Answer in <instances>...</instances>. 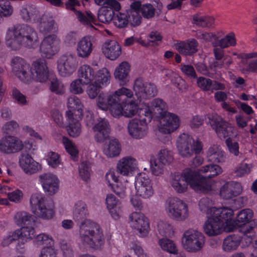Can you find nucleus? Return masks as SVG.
Listing matches in <instances>:
<instances>
[{
    "label": "nucleus",
    "mask_w": 257,
    "mask_h": 257,
    "mask_svg": "<svg viewBox=\"0 0 257 257\" xmlns=\"http://www.w3.org/2000/svg\"><path fill=\"white\" fill-rule=\"evenodd\" d=\"M252 211L244 209L240 211L234 217V210L227 206L219 208H213L207 213L208 219L203 226V232L208 236L215 237L223 232H230L236 230L238 223L245 224L252 218Z\"/></svg>",
    "instance_id": "f257e3e1"
},
{
    "label": "nucleus",
    "mask_w": 257,
    "mask_h": 257,
    "mask_svg": "<svg viewBox=\"0 0 257 257\" xmlns=\"http://www.w3.org/2000/svg\"><path fill=\"white\" fill-rule=\"evenodd\" d=\"M167 105L162 99L156 98L151 102V106L141 103L137 100L130 102V117L135 116L130 122V134L136 139H140L146 135V125L150 122L154 115H162L167 113Z\"/></svg>",
    "instance_id": "f03ea898"
},
{
    "label": "nucleus",
    "mask_w": 257,
    "mask_h": 257,
    "mask_svg": "<svg viewBox=\"0 0 257 257\" xmlns=\"http://www.w3.org/2000/svg\"><path fill=\"white\" fill-rule=\"evenodd\" d=\"M88 212L86 205L78 202L73 212L74 219L79 223V234L81 240L94 249H100L104 243V238L99 225L86 218Z\"/></svg>",
    "instance_id": "7ed1b4c3"
},
{
    "label": "nucleus",
    "mask_w": 257,
    "mask_h": 257,
    "mask_svg": "<svg viewBox=\"0 0 257 257\" xmlns=\"http://www.w3.org/2000/svg\"><path fill=\"white\" fill-rule=\"evenodd\" d=\"M6 40L7 45L14 50L22 46L31 48L38 45L37 32L32 27L25 24H17L9 28Z\"/></svg>",
    "instance_id": "20e7f679"
},
{
    "label": "nucleus",
    "mask_w": 257,
    "mask_h": 257,
    "mask_svg": "<svg viewBox=\"0 0 257 257\" xmlns=\"http://www.w3.org/2000/svg\"><path fill=\"white\" fill-rule=\"evenodd\" d=\"M170 183L175 191L182 193L186 192L188 185L195 192L199 193H209L212 189L211 184L213 182L205 184L202 186L198 181L195 180L193 171L186 169L182 172H175L171 175Z\"/></svg>",
    "instance_id": "39448f33"
},
{
    "label": "nucleus",
    "mask_w": 257,
    "mask_h": 257,
    "mask_svg": "<svg viewBox=\"0 0 257 257\" xmlns=\"http://www.w3.org/2000/svg\"><path fill=\"white\" fill-rule=\"evenodd\" d=\"M208 118L210 125L215 131L219 137H229L225 141V144L229 152L235 156H238L239 144L237 142L230 138L233 136L235 127L216 113L209 114Z\"/></svg>",
    "instance_id": "423d86ee"
},
{
    "label": "nucleus",
    "mask_w": 257,
    "mask_h": 257,
    "mask_svg": "<svg viewBox=\"0 0 257 257\" xmlns=\"http://www.w3.org/2000/svg\"><path fill=\"white\" fill-rule=\"evenodd\" d=\"M136 195L137 197H133L131 204L136 210H141L143 208V204L141 199H149L155 194L153 183L150 177L145 173H140L135 177L134 182Z\"/></svg>",
    "instance_id": "0eeeda50"
},
{
    "label": "nucleus",
    "mask_w": 257,
    "mask_h": 257,
    "mask_svg": "<svg viewBox=\"0 0 257 257\" xmlns=\"http://www.w3.org/2000/svg\"><path fill=\"white\" fill-rule=\"evenodd\" d=\"M110 112L114 117H128V89L122 87L108 95Z\"/></svg>",
    "instance_id": "6e6552de"
},
{
    "label": "nucleus",
    "mask_w": 257,
    "mask_h": 257,
    "mask_svg": "<svg viewBox=\"0 0 257 257\" xmlns=\"http://www.w3.org/2000/svg\"><path fill=\"white\" fill-rule=\"evenodd\" d=\"M183 248L188 252L200 251L205 244V237L196 229L189 228L184 231L181 238Z\"/></svg>",
    "instance_id": "1a4fd4ad"
},
{
    "label": "nucleus",
    "mask_w": 257,
    "mask_h": 257,
    "mask_svg": "<svg viewBox=\"0 0 257 257\" xmlns=\"http://www.w3.org/2000/svg\"><path fill=\"white\" fill-rule=\"evenodd\" d=\"M30 203L32 208L36 207L33 212L38 217L44 219H50L54 216V204L50 199L34 194L30 198Z\"/></svg>",
    "instance_id": "9d476101"
},
{
    "label": "nucleus",
    "mask_w": 257,
    "mask_h": 257,
    "mask_svg": "<svg viewBox=\"0 0 257 257\" xmlns=\"http://www.w3.org/2000/svg\"><path fill=\"white\" fill-rule=\"evenodd\" d=\"M165 209L169 217L178 221H185L189 214L186 203L176 198L168 199L166 201Z\"/></svg>",
    "instance_id": "9b49d317"
},
{
    "label": "nucleus",
    "mask_w": 257,
    "mask_h": 257,
    "mask_svg": "<svg viewBox=\"0 0 257 257\" xmlns=\"http://www.w3.org/2000/svg\"><path fill=\"white\" fill-rule=\"evenodd\" d=\"M177 147L180 155L184 158L190 157L193 153H200L202 145L198 140H195L187 134L181 135L177 141Z\"/></svg>",
    "instance_id": "f8f14e48"
},
{
    "label": "nucleus",
    "mask_w": 257,
    "mask_h": 257,
    "mask_svg": "<svg viewBox=\"0 0 257 257\" xmlns=\"http://www.w3.org/2000/svg\"><path fill=\"white\" fill-rule=\"evenodd\" d=\"M222 168L216 164H208L201 167L199 169L193 171V174L197 181H198L202 186H205L206 183L213 182L211 184L212 189L209 192L215 189V181H207L208 179L215 177L222 173Z\"/></svg>",
    "instance_id": "ddd939ff"
},
{
    "label": "nucleus",
    "mask_w": 257,
    "mask_h": 257,
    "mask_svg": "<svg viewBox=\"0 0 257 257\" xmlns=\"http://www.w3.org/2000/svg\"><path fill=\"white\" fill-rule=\"evenodd\" d=\"M141 9L143 16L146 18H150L154 16L155 9L151 4H146L142 7L139 1L131 4L130 8V24L136 26L141 23V17L140 15Z\"/></svg>",
    "instance_id": "4468645a"
},
{
    "label": "nucleus",
    "mask_w": 257,
    "mask_h": 257,
    "mask_svg": "<svg viewBox=\"0 0 257 257\" xmlns=\"http://www.w3.org/2000/svg\"><path fill=\"white\" fill-rule=\"evenodd\" d=\"M173 160L171 152L166 150H161L156 157L151 160L150 168L152 174L155 176L162 175L164 172V165L170 163Z\"/></svg>",
    "instance_id": "2eb2a0df"
},
{
    "label": "nucleus",
    "mask_w": 257,
    "mask_h": 257,
    "mask_svg": "<svg viewBox=\"0 0 257 257\" xmlns=\"http://www.w3.org/2000/svg\"><path fill=\"white\" fill-rule=\"evenodd\" d=\"M130 227L137 231L139 236L145 237L150 230L149 220L140 212H133L130 216Z\"/></svg>",
    "instance_id": "dca6fc26"
},
{
    "label": "nucleus",
    "mask_w": 257,
    "mask_h": 257,
    "mask_svg": "<svg viewBox=\"0 0 257 257\" xmlns=\"http://www.w3.org/2000/svg\"><path fill=\"white\" fill-rule=\"evenodd\" d=\"M130 227L137 231L139 236L145 237L150 230L149 220L140 212H133L130 216Z\"/></svg>",
    "instance_id": "f3484780"
},
{
    "label": "nucleus",
    "mask_w": 257,
    "mask_h": 257,
    "mask_svg": "<svg viewBox=\"0 0 257 257\" xmlns=\"http://www.w3.org/2000/svg\"><path fill=\"white\" fill-rule=\"evenodd\" d=\"M12 70L15 75L24 82L32 80L33 74L29 65L22 58L15 57L12 59Z\"/></svg>",
    "instance_id": "a211bd4d"
},
{
    "label": "nucleus",
    "mask_w": 257,
    "mask_h": 257,
    "mask_svg": "<svg viewBox=\"0 0 257 257\" xmlns=\"http://www.w3.org/2000/svg\"><path fill=\"white\" fill-rule=\"evenodd\" d=\"M24 148L22 141L14 136H7L0 139V152L5 154L18 153Z\"/></svg>",
    "instance_id": "6ab92c4d"
},
{
    "label": "nucleus",
    "mask_w": 257,
    "mask_h": 257,
    "mask_svg": "<svg viewBox=\"0 0 257 257\" xmlns=\"http://www.w3.org/2000/svg\"><path fill=\"white\" fill-rule=\"evenodd\" d=\"M77 67L75 56L72 54H66L62 56L58 61V70L60 74L64 77L71 74Z\"/></svg>",
    "instance_id": "aec40b11"
},
{
    "label": "nucleus",
    "mask_w": 257,
    "mask_h": 257,
    "mask_svg": "<svg viewBox=\"0 0 257 257\" xmlns=\"http://www.w3.org/2000/svg\"><path fill=\"white\" fill-rule=\"evenodd\" d=\"M30 69L33 74L32 80L40 82H45L48 80L49 70L45 59H39L34 61Z\"/></svg>",
    "instance_id": "412c9836"
},
{
    "label": "nucleus",
    "mask_w": 257,
    "mask_h": 257,
    "mask_svg": "<svg viewBox=\"0 0 257 257\" xmlns=\"http://www.w3.org/2000/svg\"><path fill=\"white\" fill-rule=\"evenodd\" d=\"M135 95L138 98H147L154 96L157 93L156 86L151 83L144 84L141 79L136 80L134 86Z\"/></svg>",
    "instance_id": "4be33fe9"
},
{
    "label": "nucleus",
    "mask_w": 257,
    "mask_h": 257,
    "mask_svg": "<svg viewBox=\"0 0 257 257\" xmlns=\"http://www.w3.org/2000/svg\"><path fill=\"white\" fill-rule=\"evenodd\" d=\"M180 125V119L175 114L167 112L162 118L159 131L165 134H170L176 130Z\"/></svg>",
    "instance_id": "5701e85b"
},
{
    "label": "nucleus",
    "mask_w": 257,
    "mask_h": 257,
    "mask_svg": "<svg viewBox=\"0 0 257 257\" xmlns=\"http://www.w3.org/2000/svg\"><path fill=\"white\" fill-rule=\"evenodd\" d=\"M93 126L94 138L98 143H102L109 138L110 128L107 119L101 118Z\"/></svg>",
    "instance_id": "b1692460"
},
{
    "label": "nucleus",
    "mask_w": 257,
    "mask_h": 257,
    "mask_svg": "<svg viewBox=\"0 0 257 257\" xmlns=\"http://www.w3.org/2000/svg\"><path fill=\"white\" fill-rule=\"evenodd\" d=\"M57 36L50 35L46 37L42 41L40 51L43 57L50 58L57 52Z\"/></svg>",
    "instance_id": "393cba45"
},
{
    "label": "nucleus",
    "mask_w": 257,
    "mask_h": 257,
    "mask_svg": "<svg viewBox=\"0 0 257 257\" xmlns=\"http://www.w3.org/2000/svg\"><path fill=\"white\" fill-rule=\"evenodd\" d=\"M45 191L49 195H53L59 189V181L57 177L51 173H44L39 176Z\"/></svg>",
    "instance_id": "a878e982"
},
{
    "label": "nucleus",
    "mask_w": 257,
    "mask_h": 257,
    "mask_svg": "<svg viewBox=\"0 0 257 257\" xmlns=\"http://www.w3.org/2000/svg\"><path fill=\"white\" fill-rule=\"evenodd\" d=\"M102 53L111 60H116L121 54V48L118 43L114 40L106 41L102 46Z\"/></svg>",
    "instance_id": "bb28decb"
},
{
    "label": "nucleus",
    "mask_w": 257,
    "mask_h": 257,
    "mask_svg": "<svg viewBox=\"0 0 257 257\" xmlns=\"http://www.w3.org/2000/svg\"><path fill=\"white\" fill-rule=\"evenodd\" d=\"M243 69L248 71H257V53H242L237 55Z\"/></svg>",
    "instance_id": "cd10ccee"
},
{
    "label": "nucleus",
    "mask_w": 257,
    "mask_h": 257,
    "mask_svg": "<svg viewBox=\"0 0 257 257\" xmlns=\"http://www.w3.org/2000/svg\"><path fill=\"white\" fill-rule=\"evenodd\" d=\"M19 162L20 167L26 174L31 175L39 170V163L28 153H22Z\"/></svg>",
    "instance_id": "c85d7f7f"
},
{
    "label": "nucleus",
    "mask_w": 257,
    "mask_h": 257,
    "mask_svg": "<svg viewBox=\"0 0 257 257\" xmlns=\"http://www.w3.org/2000/svg\"><path fill=\"white\" fill-rule=\"evenodd\" d=\"M198 45L196 40L191 39L177 43L176 49L182 55L191 56L198 51Z\"/></svg>",
    "instance_id": "c756f323"
},
{
    "label": "nucleus",
    "mask_w": 257,
    "mask_h": 257,
    "mask_svg": "<svg viewBox=\"0 0 257 257\" xmlns=\"http://www.w3.org/2000/svg\"><path fill=\"white\" fill-rule=\"evenodd\" d=\"M206 157L209 162L222 163L225 159V152L220 146L213 145L208 148L206 153Z\"/></svg>",
    "instance_id": "7c9ffc66"
},
{
    "label": "nucleus",
    "mask_w": 257,
    "mask_h": 257,
    "mask_svg": "<svg viewBox=\"0 0 257 257\" xmlns=\"http://www.w3.org/2000/svg\"><path fill=\"white\" fill-rule=\"evenodd\" d=\"M77 54L79 57L83 58L89 56L92 51V44L90 38L84 37L77 43Z\"/></svg>",
    "instance_id": "2f4dec72"
},
{
    "label": "nucleus",
    "mask_w": 257,
    "mask_h": 257,
    "mask_svg": "<svg viewBox=\"0 0 257 257\" xmlns=\"http://www.w3.org/2000/svg\"><path fill=\"white\" fill-rule=\"evenodd\" d=\"M19 238V242L17 246V249H23L24 244L29 239H32L34 237L35 230L33 227H23L20 229L16 230Z\"/></svg>",
    "instance_id": "473e14b6"
},
{
    "label": "nucleus",
    "mask_w": 257,
    "mask_h": 257,
    "mask_svg": "<svg viewBox=\"0 0 257 257\" xmlns=\"http://www.w3.org/2000/svg\"><path fill=\"white\" fill-rule=\"evenodd\" d=\"M113 75L119 81V85L123 86L128 82V63L123 61L116 67Z\"/></svg>",
    "instance_id": "72a5a7b5"
},
{
    "label": "nucleus",
    "mask_w": 257,
    "mask_h": 257,
    "mask_svg": "<svg viewBox=\"0 0 257 257\" xmlns=\"http://www.w3.org/2000/svg\"><path fill=\"white\" fill-rule=\"evenodd\" d=\"M108 142H106L103 148V153L108 157L112 158L117 156L120 152V145L117 140L109 137Z\"/></svg>",
    "instance_id": "f704fd0d"
},
{
    "label": "nucleus",
    "mask_w": 257,
    "mask_h": 257,
    "mask_svg": "<svg viewBox=\"0 0 257 257\" xmlns=\"http://www.w3.org/2000/svg\"><path fill=\"white\" fill-rule=\"evenodd\" d=\"M78 77L83 85L88 84L94 78V70L89 65H83L78 70Z\"/></svg>",
    "instance_id": "c9c22d12"
},
{
    "label": "nucleus",
    "mask_w": 257,
    "mask_h": 257,
    "mask_svg": "<svg viewBox=\"0 0 257 257\" xmlns=\"http://www.w3.org/2000/svg\"><path fill=\"white\" fill-rule=\"evenodd\" d=\"M241 243V238L235 235L225 237L222 242V248L225 252H231L237 249Z\"/></svg>",
    "instance_id": "e433bc0d"
},
{
    "label": "nucleus",
    "mask_w": 257,
    "mask_h": 257,
    "mask_svg": "<svg viewBox=\"0 0 257 257\" xmlns=\"http://www.w3.org/2000/svg\"><path fill=\"white\" fill-rule=\"evenodd\" d=\"M55 21L52 17L44 15L40 21L39 30L40 33L46 35L54 29Z\"/></svg>",
    "instance_id": "4c0bfd02"
},
{
    "label": "nucleus",
    "mask_w": 257,
    "mask_h": 257,
    "mask_svg": "<svg viewBox=\"0 0 257 257\" xmlns=\"http://www.w3.org/2000/svg\"><path fill=\"white\" fill-rule=\"evenodd\" d=\"M67 106L69 110L66 111V115L68 118L73 116V111L77 110L81 113L82 104L80 99L76 96L73 95L68 98Z\"/></svg>",
    "instance_id": "58836bf2"
},
{
    "label": "nucleus",
    "mask_w": 257,
    "mask_h": 257,
    "mask_svg": "<svg viewBox=\"0 0 257 257\" xmlns=\"http://www.w3.org/2000/svg\"><path fill=\"white\" fill-rule=\"evenodd\" d=\"M114 11L112 8H108L107 6H103L99 9L97 13L98 20L103 23H109L114 17Z\"/></svg>",
    "instance_id": "ea45409f"
},
{
    "label": "nucleus",
    "mask_w": 257,
    "mask_h": 257,
    "mask_svg": "<svg viewBox=\"0 0 257 257\" xmlns=\"http://www.w3.org/2000/svg\"><path fill=\"white\" fill-rule=\"evenodd\" d=\"M75 15L78 20L83 24L87 26L91 29H95L92 24L96 25V20L90 12H86V14H83L80 11H76Z\"/></svg>",
    "instance_id": "a19ab883"
},
{
    "label": "nucleus",
    "mask_w": 257,
    "mask_h": 257,
    "mask_svg": "<svg viewBox=\"0 0 257 257\" xmlns=\"http://www.w3.org/2000/svg\"><path fill=\"white\" fill-rule=\"evenodd\" d=\"M69 124L67 131L70 136L75 138L78 137L81 133V124L78 120L74 118L73 116L68 118Z\"/></svg>",
    "instance_id": "79ce46f5"
},
{
    "label": "nucleus",
    "mask_w": 257,
    "mask_h": 257,
    "mask_svg": "<svg viewBox=\"0 0 257 257\" xmlns=\"http://www.w3.org/2000/svg\"><path fill=\"white\" fill-rule=\"evenodd\" d=\"M244 234L242 240V247H245L248 246L251 242L253 238L255 236V233L252 227L250 226H243L240 230Z\"/></svg>",
    "instance_id": "37998d69"
},
{
    "label": "nucleus",
    "mask_w": 257,
    "mask_h": 257,
    "mask_svg": "<svg viewBox=\"0 0 257 257\" xmlns=\"http://www.w3.org/2000/svg\"><path fill=\"white\" fill-rule=\"evenodd\" d=\"M15 218L17 223L20 225H31L35 222V217L30 213L24 211L17 213Z\"/></svg>",
    "instance_id": "c03bdc74"
},
{
    "label": "nucleus",
    "mask_w": 257,
    "mask_h": 257,
    "mask_svg": "<svg viewBox=\"0 0 257 257\" xmlns=\"http://www.w3.org/2000/svg\"><path fill=\"white\" fill-rule=\"evenodd\" d=\"M236 44V39L234 33L231 32L220 40L213 43L214 47L220 46L221 48H226L229 46H233Z\"/></svg>",
    "instance_id": "a18cd8bd"
},
{
    "label": "nucleus",
    "mask_w": 257,
    "mask_h": 257,
    "mask_svg": "<svg viewBox=\"0 0 257 257\" xmlns=\"http://www.w3.org/2000/svg\"><path fill=\"white\" fill-rule=\"evenodd\" d=\"M159 244L162 250L171 254H176L178 252L175 243L171 239L166 238H162L159 240Z\"/></svg>",
    "instance_id": "49530a36"
},
{
    "label": "nucleus",
    "mask_w": 257,
    "mask_h": 257,
    "mask_svg": "<svg viewBox=\"0 0 257 257\" xmlns=\"http://www.w3.org/2000/svg\"><path fill=\"white\" fill-rule=\"evenodd\" d=\"M157 228L159 233L166 237H172L174 234L172 226L167 221L160 220L157 223Z\"/></svg>",
    "instance_id": "de8ad7c7"
},
{
    "label": "nucleus",
    "mask_w": 257,
    "mask_h": 257,
    "mask_svg": "<svg viewBox=\"0 0 257 257\" xmlns=\"http://www.w3.org/2000/svg\"><path fill=\"white\" fill-rule=\"evenodd\" d=\"M214 19L212 17L196 14L193 16V23L201 27H208L212 25Z\"/></svg>",
    "instance_id": "09e8293b"
},
{
    "label": "nucleus",
    "mask_w": 257,
    "mask_h": 257,
    "mask_svg": "<svg viewBox=\"0 0 257 257\" xmlns=\"http://www.w3.org/2000/svg\"><path fill=\"white\" fill-rule=\"evenodd\" d=\"M110 75L106 68L99 70L95 76V82L100 85H106L109 82Z\"/></svg>",
    "instance_id": "8fccbe9b"
},
{
    "label": "nucleus",
    "mask_w": 257,
    "mask_h": 257,
    "mask_svg": "<svg viewBox=\"0 0 257 257\" xmlns=\"http://www.w3.org/2000/svg\"><path fill=\"white\" fill-rule=\"evenodd\" d=\"M34 243L38 246H45L44 247H48L53 246V241L52 238L45 233L38 235L34 239Z\"/></svg>",
    "instance_id": "3c124183"
},
{
    "label": "nucleus",
    "mask_w": 257,
    "mask_h": 257,
    "mask_svg": "<svg viewBox=\"0 0 257 257\" xmlns=\"http://www.w3.org/2000/svg\"><path fill=\"white\" fill-rule=\"evenodd\" d=\"M50 89L56 94H63L65 92L64 85L61 81L57 78L51 80Z\"/></svg>",
    "instance_id": "603ef678"
},
{
    "label": "nucleus",
    "mask_w": 257,
    "mask_h": 257,
    "mask_svg": "<svg viewBox=\"0 0 257 257\" xmlns=\"http://www.w3.org/2000/svg\"><path fill=\"white\" fill-rule=\"evenodd\" d=\"M63 143L65 146V149L73 160L77 157L78 150L76 148L75 146L72 142L67 138H63Z\"/></svg>",
    "instance_id": "864d4df0"
},
{
    "label": "nucleus",
    "mask_w": 257,
    "mask_h": 257,
    "mask_svg": "<svg viewBox=\"0 0 257 257\" xmlns=\"http://www.w3.org/2000/svg\"><path fill=\"white\" fill-rule=\"evenodd\" d=\"M212 201L208 198H203L199 202V207L201 211L202 212H206V219L205 221L203 227L204 226L205 222L207 221L208 219L207 217V213L209 212V211L213 208H219L220 207H221L222 206L220 207H210V206L211 205Z\"/></svg>",
    "instance_id": "5fc2aeb1"
},
{
    "label": "nucleus",
    "mask_w": 257,
    "mask_h": 257,
    "mask_svg": "<svg viewBox=\"0 0 257 257\" xmlns=\"http://www.w3.org/2000/svg\"><path fill=\"white\" fill-rule=\"evenodd\" d=\"M79 171L81 178L84 181H87L89 178L91 174L90 164L87 162L81 163L79 167Z\"/></svg>",
    "instance_id": "6e6d98bb"
},
{
    "label": "nucleus",
    "mask_w": 257,
    "mask_h": 257,
    "mask_svg": "<svg viewBox=\"0 0 257 257\" xmlns=\"http://www.w3.org/2000/svg\"><path fill=\"white\" fill-rule=\"evenodd\" d=\"M13 9L8 0L0 1V15L5 17L12 15Z\"/></svg>",
    "instance_id": "4d7b16f0"
},
{
    "label": "nucleus",
    "mask_w": 257,
    "mask_h": 257,
    "mask_svg": "<svg viewBox=\"0 0 257 257\" xmlns=\"http://www.w3.org/2000/svg\"><path fill=\"white\" fill-rule=\"evenodd\" d=\"M117 171L120 174L127 176L128 174V157H125L117 164Z\"/></svg>",
    "instance_id": "13d9d810"
},
{
    "label": "nucleus",
    "mask_w": 257,
    "mask_h": 257,
    "mask_svg": "<svg viewBox=\"0 0 257 257\" xmlns=\"http://www.w3.org/2000/svg\"><path fill=\"white\" fill-rule=\"evenodd\" d=\"M102 86L100 84L94 82L90 84L87 88V93L91 99H94L100 92Z\"/></svg>",
    "instance_id": "bf43d9fd"
},
{
    "label": "nucleus",
    "mask_w": 257,
    "mask_h": 257,
    "mask_svg": "<svg viewBox=\"0 0 257 257\" xmlns=\"http://www.w3.org/2000/svg\"><path fill=\"white\" fill-rule=\"evenodd\" d=\"M228 183L229 189H230L232 198L241 194L243 190V187L240 183L235 181H229Z\"/></svg>",
    "instance_id": "052dcab7"
},
{
    "label": "nucleus",
    "mask_w": 257,
    "mask_h": 257,
    "mask_svg": "<svg viewBox=\"0 0 257 257\" xmlns=\"http://www.w3.org/2000/svg\"><path fill=\"white\" fill-rule=\"evenodd\" d=\"M59 244L64 257H73L72 247L67 240L64 239H60Z\"/></svg>",
    "instance_id": "680f3d73"
},
{
    "label": "nucleus",
    "mask_w": 257,
    "mask_h": 257,
    "mask_svg": "<svg viewBox=\"0 0 257 257\" xmlns=\"http://www.w3.org/2000/svg\"><path fill=\"white\" fill-rule=\"evenodd\" d=\"M252 168L251 164L241 163L236 169V175L239 177L247 175L250 172Z\"/></svg>",
    "instance_id": "e2e57ef3"
},
{
    "label": "nucleus",
    "mask_w": 257,
    "mask_h": 257,
    "mask_svg": "<svg viewBox=\"0 0 257 257\" xmlns=\"http://www.w3.org/2000/svg\"><path fill=\"white\" fill-rule=\"evenodd\" d=\"M108 95L104 96L103 94L100 93L96 100V104L98 107L103 110H110Z\"/></svg>",
    "instance_id": "0e129e2a"
},
{
    "label": "nucleus",
    "mask_w": 257,
    "mask_h": 257,
    "mask_svg": "<svg viewBox=\"0 0 257 257\" xmlns=\"http://www.w3.org/2000/svg\"><path fill=\"white\" fill-rule=\"evenodd\" d=\"M37 11L32 7L23 8L21 11L22 18L26 21H29L34 15H36Z\"/></svg>",
    "instance_id": "69168bd1"
},
{
    "label": "nucleus",
    "mask_w": 257,
    "mask_h": 257,
    "mask_svg": "<svg viewBox=\"0 0 257 257\" xmlns=\"http://www.w3.org/2000/svg\"><path fill=\"white\" fill-rule=\"evenodd\" d=\"M228 182H225L220 188L219 195L220 197L225 200L232 199Z\"/></svg>",
    "instance_id": "338daca9"
},
{
    "label": "nucleus",
    "mask_w": 257,
    "mask_h": 257,
    "mask_svg": "<svg viewBox=\"0 0 257 257\" xmlns=\"http://www.w3.org/2000/svg\"><path fill=\"white\" fill-rule=\"evenodd\" d=\"M114 25L120 28H122L127 26L128 20L127 16L124 14H120L114 19Z\"/></svg>",
    "instance_id": "774afa93"
}]
</instances>
